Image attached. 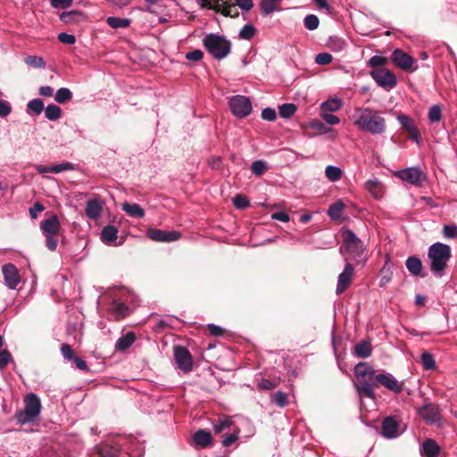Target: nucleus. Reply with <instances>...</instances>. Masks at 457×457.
<instances>
[{
	"label": "nucleus",
	"mask_w": 457,
	"mask_h": 457,
	"mask_svg": "<svg viewBox=\"0 0 457 457\" xmlns=\"http://www.w3.org/2000/svg\"><path fill=\"white\" fill-rule=\"evenodd\" d=\"M353 124L361 131L371 135H383L386 131V121L381 113L370 107H360L354 110Z\"/></svg>",
	"instance_id": "1"
},
{
	"label": "nucleus",
	"mask_w": 457,
	"mask_h": 457,
	"mask_svg": "<svg viewBox=\"0 0 457 457\" xmlns=\"http://www.w3.org/2000/svg\"><path fill=\"white\" fill-rule=\"evenodd\" d=\"M354 373V386L359 396L376 399L373 381L378 373L375 369L367 362H360L355 366Z\"/></svg>",
	"instance_id": "2"
},
{
	"label": "nucleus",
	"mask_w": 457,
	"mask_h": 457,
	"mask_svg": "<svg viewBox=\"0 0 457 457\" xmlns=\"http://www.w3.org/2000/svg\"><path fill=\"white\" fill-rule=\"evenodd\" d=\"M341 234L343 245L340 253L348 254L357 263H364L367 260V250L363 242L349 228L342 229Z\"/></svg>",
	"instance_id": "3"
},
{
	"label": "nucleus",
	"mask_w": 457,
	"mask_h": 457,
	"mask_svg": "<svg viewBox=\"0 0 457 457\" xmlns=\"http://www.w3.org/2000/svg\"><path fill=\"white\" fill-rule=\"evenodd\" d=\"M428 256L430 260L431 271L438 278L443 277L447 262L452 257L451 247L443 243H435L429 246Z\"/></svg>",
	"instance_id": "4"
},
{
	"label": "nucleus",
	"mask_w": 457,
	"mask_h": 457,
	"mask_svg": "<svg viewBox=\"0 0 457 457\" xmlns=\"http://www.w3.org/2000/svg\"><path fill=\"white\" fill-rule=\"evenodd\" d=\"M42 405L39 397L29 393L24 397V408L16 412V420L20 424L36 421L41 412Z\"/></svg>",
	"instance_id": "5"
},
{
	"label": "nucleus",
	"mask_w": 457,
	"mask_h": 457,
	"mask_svg": "<svg viewBox=\"0 0 457 457\" xmlns=\"http://www.w3.org/2000/svg\"><path fill=\"white\" fill-rule=\"evenodd\" d=\"M203 44L207 51L217 60L224 59L231 50V43L225 37L211 33L204 37Z\"/></svg>",
	"instance_id": "6"
},
{
	"label": "nucleus",
	"mask_w": 457,
	"mask_h": 457,
	"mask_svg": "<svg viewBox=\"0 0 457 457\" xmlns=\"http://www.w3.org/2000/svg\"><path fill=\"white\" fill-rule=\"evenodd\" d=\"M229 107L236 117L245 118L252 112V102L247 96L237 95L229 99Z\"/></svg>",
	"instance_id": "7"
},
{
	"label": "nucleus",
	"mask_w": 457,
	"mask_h": 457,
	"mask_svg": "<svg viewBox=\"0 0 457 457\" xmlns=\"http://www.w3.org/2000/svg\"><path fill=\"white\" fill-rule=\"evenodd\" d=\"M371 78L375 80L378 86L390 90L397 84V79L394 72L387 69L380 68L375 69L370 71Z\"/></svg>",
	"instance_id": "8"
},
{
	"label": "nucleus",
	"mask_w": 457,
	"mask_h": 457,
	"mask_svg": "<svg viewBox=\"0 0 457 457\" xmlns=\"http://www.w3.org/2000/svg\"><path fill=\"white\" fill-rule=\"evenodd\" d=\"M396 176L403 181L413 186H421L427 179L426 174L419 167H409L396 172Z\"/></svg>",
	"instance_id": "9"
},
{
	"label": "nucleus",
	"mask_w": 457,
	"mask_h": 457,
	"mask_svg": "<svg viewBox=\"0 0 457 457\" xmlns=\"http://www.w3.org/2000/svg\"><path fill=\"white\" fill-rule=\"evenodd\" d=\"M374 389L378 386H383L395 394H400L403 391V382H399L391 373H378L373 381Z\"/></svg>",
	"instance_id": "10"
},
{
	"label": "nucleus",
	"mask_w": 457,
	"mask_h": 457,
	"mask_svg": "<svg viewBox=\"0 0 457 457\" xmlns=\"http://www.w3.org/2000/svg\"><path fill=\"white\" fill-rule=\"evenodd\" d=\"M174 359L179 370L187 373L193 369V358L189 351L181 345L173 348Z\"/></svg>",
	"instance_id": "11"
},
{
	"label": "nucleus",
	"mask_w": 457,
	"mask_h": 457,
	"mask_svg": "<svg viewBox=\"0 0 457 457\" xmlns=\"http://www.w3.org/2000/svg\"><path fill=\"white\" fill-rule=\"evenodd\" d=\"M418 413L428 424H437L442 420L440 409L434 403H425L419 409Z\"/></svg>",
	"instance_id": "12"
},
{
	"label": "nucleus",
	"mask_w": 457,
	"mask_h": 457,
	"mask_svg": "<svg viewBox=\"0 0 457 457\" xmlns=\"http://www.w3.org/2000/svg\"><path fill=\"white\" fill-rule=\"evenodd\" d=\"M146 236L156 242H173L180 238L181 234L178 231H167L159 228H150L147 229Z\"/></svg>",
	"instance_id": "13"
},
{
	"label": "nucleus",
	"mask_w": 457,
	"mask_h": 457,
	"mask_svg": "<svg viewBox=\"0 0 457 457\" xmlns=\"http://www.w3.org/2000/svg\"><path fill=\"white\" fill-rule=\"evenodd\" d=\"M354 274L353 266L348 262L345 265L344 270L338 275L336 293L340 295L344 293L351 285Z\"/></svg>",
	"instance_id": "14"
},
{
	"label": "nucleus",
	"mask_w": 457,
	"mask_h": 457,
	"mask_svg": "<svg viewBox=\"0 0 457 457\" xmlns=\"http://www.w3.org/2000/svg\"><path fill=\"white\" fill-rule=\"evenodd\" d=\"M4 279L9 289H15L21 282V277L18 269L12 263H7L2 268Z\"/></svg>",
	"instance_id": "15"
},
{
	"label": "nucleus",
	"mask_w": 457,
	"mask_h": 457,
	"mask_svg": "<svg viewBox=\"0 0 457 457\" xmlns=\"http://www.w3.org/2000/svg\"><path fill=\"white\" fill-rule=\"evenodd\" d=\"M393 62L403 71H411L414 59L402 49H395L392 54Z\"/></svg>",
	"instance_id": "16"
},
{
	"label": "nucleus",
	"mask_w": 457,
	"mask_h": 457,
	"mask_svg": "<svg viewBox=\"0 0 457 457\" xmlns=\"http://www.w3.org/2000/svg\"><path fill=\"white\" fill-rule=\"evenodd\" d=\"M381 435L385 438L392 439L400 436L399 423L393 417H386L382 422Z\"/></svg>",
	"instance_id": "17"
},
{
	"label": "nucleus",
	"mask_w": 457,
	"mask_h": 457,
	"mask_svg": "<svg viewBox=\"0 0 457 457\" xmlns=\"http://www.w3.org/2000/svg\"><path fill=\"white\" fill-rule=\"evenodd\" d=\"M104 202L100 198L90 199L86 204L85 212L88 219L96 220H97L104 209Z\"/></svg>",
	"instance_id": "18"
},
{
	"label": "nucleus",
	"mask_w": 457,
	"mask_h": 457,
	"mask_svg": "<svg viewBox=\"0 0 457 457\" xmlns=\"http://www.w3.org/2000/svg\"><path fill=\"white\" fill-rule=\"evenodd\" d=\"M35 170L38 173H60L62 171L72 170L74 169V165L71 162H65L59 164L52 165V166H43L41 164H34Z\"/></svg>",
	"instance_id": "19"
},
{
	"label": "nucleus",
	"mask_w": 457,
	"mask_h": 457,
	"mask_svg": "<svg viewBox=\"0 0 457 457\" xmlns=\"http://www.w3.org/2000/svg\"><path fill=\"white\" fill-rule=\"evenodd\" d=\"M40 228L45 235H58L61 229L58 217L52 215L50 218L43 220L40 224Z\"/></svg>",
	"instance_id": "20"
},
{
	"label": "nucleus",
	"mask_w": 457,
	"mask_h": 457,
	"mask_svg": "<svg viewBox=\"0 0 457 457\" xmlns=\"http://www.w3.org/2000/svg\"><path fill=\"white\" fill-rule=\"evenodd\" d=\"M440 453L441 448L435 440L428 438L423 442L420 450L422 457H438Z\"/></svg>",
	"instance_id": "21"
},
{
	"label": "nucleus",
	"mask_w": 457,
	"mask_h": 457,
	"mask_svg": "<svg viewBox=\"0 0 457 457\" xmlns=\"http://www.w3.org/2000/svg\"><path fill=\"white\" fill-rule=\"evenodd\" d=\"M195 444L200 448L209 446L212 442V434L205 429L197 430L193 436Z\"/></svg>",
	"instance_id": "22"
},
{
	"label": "nucleus",
	"mask_w": 457,
	"mask_h": 457,
	"mask_svg": "<svg viewBox=\"0 0 457 457\" xmlns=\"http://www.w3.org/2000/svg\"><path fill=\"white\" fill-rule=\"evenodd\" d=\"M118 237V229L112 225L105 226L101 232L102 241L108 245H115V241Z\"/></svg>",
	"instance_id": "23"
},
{
	"label": "nucleus",
	"mask_w": 457,
	"mask_h": 457,
	"mask_svg": "<svg viewBox=\"0 0 457 457\" xmlns=\"http://www.w3.org/2000/svg\"><path fill=\"white\" fill-rule=\"evenodd\" d=\"M364 187L376 199H379L383 195L381 184L377 179L366 181Z\"/></svg>",
	"instance_id": "24"
},
{
	"label": "nucleus",
	"mask_w": 457,
	"mask_h": 457,
	"mask_svg": "<svg viewBox=\"0 0 457 457\" xmlns=\"http://www.w3.org/2000/svg\"><path fill=\"white\" fill-rule=\"evenodd\" d=\"M372 353V346L370 341H362L353 348V354L360 358H368Z\"/></svg>",
	"instance_id": "25"
},
{
	"label": "nucleus",
	"mask_w": 457,
	"mask_h": 457,
	"mask_svg": "<svg viewBox=\"0 0 457 457\" xmlns=\"http://www.w3.org/2000/svg\"><path fill=\"white\" fill-rule=\"evenodd\" d=\"M122 210L130 217L143 218L145 216L144 209L137 204L124 203Z\"/></svg>",
	"instance_id": "26"
},
{
	"label": "nucleus",
	"mask_w": 457,
	"mask_h": 457,
	"mask_svg": "<svg viewBox=\"0 0 457 457\" xmlns=\"http://www.w3.org/2000/svg\"><path fill=\"white\" fill-rule=\"evenodd\" d=\"M136 340V336L133 332H128L126 335L120 337L116 344L115 348L119 351H125L132 345Z\"/></svg>",
	"instance_id": "27"
},
{
	"label": "nucleus",
	"mask_w": 457,
	"mask_h": 457,
	"mask_svg": "<svg viewBox=\"0 0 457 457\" xmlns=\"http://www.w3.org/2000/svg\"><path fill=\"white\" fill-rule=\"evenodd\" d=\"M343 102L340 98H330L320 104L321 112H334L341 109Z\"/></svg>",
	"instance_id": "28"
},
{
	"label": "nucleus",
	"mask_w": 457,
	"mask_h": 457,
	"mask_svg": "<svg viewBox=\"0 0 457 457\" xmlns=\"http://www.w3.org/2000/svg\"><path fill=\"white\" fill-rule=\"evenodd\" d=\"M405 265L411 274L414 276L421 275L422 262L419 258L414 256L409 257L406 260Z\"/></svg>",
	"instance_id": "29"
},
{
	"label": "nucleus",
	"mask_w": 457,
	"mask_h": 457,
	"mask_svg": "<svg viewBox=\"0 0 457 457\" xmlns=\"http://www.w3.org/2000/svg\"><path fill=\"white\" fill-rule=\"evenodd\" d=\"M44 110V102L39 98H35L27 104V113L38 116Z\"/></svg>",
	"instance_id": "30"
},
{
	"label": "nucleus",
	"mask_w": 457,
	"mask_h": 457,
	"mask_svg": "<svg viewBox=\"0 0 457 457\" xmlns=\"http://www.w3.org/2000/svg\"><path fill=\"white\" fill-rule=\"evenodd\" d=\"M397 120L400 123L402 129L407 131L409 134L417 129L413 120L408 115L399 114L397 116Z\"/></svg>",
	"instance_id": "31"
},
{
	"label": "nucleus",
	"mask_w": 457,
	"mask_h": 457,
	"mask_svg": "<svg viewBox=\"0 0 457 457\" xmlns=\"http://www.w3.org/2000/svg\"><path fill=\"white\" fill-rule=\"evenodd\" d=\"M106 23L112 29H121L128 28L131 23V20L111 16L106 19Z\"/></svg>",
	"instance_id": "32"
},
{
	"label": "nucleus",
	"mask_w": 457,
	"mask_h": 457,
	"mask_svg": "<svg viewBox=\"0 0 457 457\" xmlns=\"http://www.w3.org/2000/svg\"><path fill=\"white\" fill-rule=\"evenodd\" d=\"M44 109L46 118L49 120H57L62 116V109L54 104H50Z\"/></svg>",
	"instance_id": "33"
},
{
	"label": "nucleus",
	"mask_w": 457,
	"mask_h": 457,
	"mask_svg": "<svg viewBox=\"0 0 457 457\" xmlns=\"http://www.w3.org/2000/svg\"><path fill=\"white\" fill-rule=\"evenodd\" d=\"M234 426L233 421L231 419L228 417H222L220 418L214 424H213V430L216 434L221 433L225 430H230V428Z\"/></svg>",
	"instance_id": "34"
},
{
	"label": "nucleus",
	"mask_w": 457,
	"mask_h": 457,
	"mask_svg": "<svg viewBox=\"0 0 457 457\" xmlns=\"http://www.w3.org/2000/svg\"><path fill=\"white\" fill-rule=\"evenodd\" d=\"M327 46L334 52H341L345 49V41L338 36L329 37Z\"/></svg>",
	"instance_id": "35"
},
{
	"label": "nucleus",
	"mask_w": 457,
	"mask_h": 457,
	"mask_svg": "<svg viewBox=\"0 0 457 457\" xmlns=\"http://www.w3.org/2000/svg\"><path fill=\"white\" fill-rule=\"evenodd\" d=\"M342 174V170L337 166L328 165L325 169L326 177L332 182L338 181L341 179Z\"/></svg>",
	"instance_id": "36"
},
{
	"label": "nucleus",
	"mask_w": 457,
	"mask_h": 457,
	"mask_svg": "<svg viewBox=\"0 0 457 457\" xmlns=\"http://www.w3.org/2000/svg\"><path fill=\"white\" fill-rule=\"evenodd\" d=\"M112 312L116 315L117 318H123L128 315L129 308L122 303L113 301L111 304Z\"/></svg>",
	"instance_id": "37"
},
{
	"label": "nucleus",
	"mask_w": 457,
	"mask_h": 457,
	"mask_svg": "<svg viewBox=\"0 0 457 457\" xmlns=\"http://www.w3.org/2000/svg\"><path fill=\"white\" fill-rule=\"evenodd\" d=\"M344 208L345 204H343V202L337 201L329 206L328 214L331 219L337 220L340 218Z\"/></svg>",
	"instance_id": "38"
},
{
	"label": "nucleus",
	"mask_w": 457,
	"mask_h": 457,
	"mask_svg": "<svg viewBox=\"0 0 457 457\" xmlns=\"http://www.w3.org/2000/svg\"><path fill=\"white\" fill-rule=\"evenodd\" d=\"M72 98L71 91L67 87H61L57 90L54 99L59 104H65Z\"/></svg>",
	"instance_id": "39"
},
{
	"label": "nucleus",
	"mask_w": 457,
	"mask_h": 457,
	"mask_svg": "<svg viewBox=\"0 0 457 457\" xmlns=\"http://www.w3.org/2000/svg\"><path fill=\"white\" fill-rule=\"evenodd\" d=\"M24 62L27 65L33 68L43 69L46 67V62L42 57L36 55H28L25 57Z\"/></svg>",
	"instance_id": "40"
},
{
	"label": "nucleus",
	"mask_w": 457,
	"mask_h": 457,
	"mask_svg": "<svg viewBox=\"0 0 457 457\" xmlns=\"http://www.w3.org/2000/svg\"><path fill=\"white\" fill-rule=\"evenodd\" d=\"M271 401L277 406L283 408L288 403L287 395L281 391H277L271 395Z\"/></svg>",
	"instance_id": "41"
},
{
	"label": "nucleus",
	"mask_w": 457,
	"mask_h": 457,
	"mask_svg": "<svg viewBox=\"0 0 457 457\" xmlns=\"http://www.w3.org/2000/svg\"><path fill=\"white\" fill-rule=\"evenodd\" d=\"M303 25L308 30H315L320 25V20L314 14H308L303 19Z\"/></svg>",
	"instance_id": "42"
},
{
	"label": "nucleus",
	"mask_w": 457,
	"mask_h": 457,
	"mask_svg": "<svg viewBox=\"0 0 457 457\" xmlns=\"http://www.w3.org/2000/svg\"><path fill=\"white\" fill-rule=\"evenodd\" d=\"M423 368L427 370H431L436 368V361L434 356L429 353H423L420 356Z\"/></svg>",
	"instance_id": "43"
},
{
	"label": "nucleus",
	"mask_w": 457,
	"mask_h": 457,
	"mask_svg": "<svg viewBox=\"0 0 457 457\" xmlns=\"http://www.w3.org/2000/svg\"><path fill=\"white\" fill-rule=\"evenodd\" d=\"M428 120L431 123L438 122L442 119V108L439 104H435L428 111Z\"/></svg>",
	"instance_id": "44"
},
{
	"label": "nucleus",
	"mask_w": 457,
	"mask_h": 457,
	"mask_svg": "<svg viewBox=\"0 0 457 457\" xmlns=\"http://www.w3.org/2000/svg\"><path fill=\"white\" fill-rule=\"evenodd\" d=\"M296 112V106L294 104H283L279 106V115L282 118L288 119Z\"/></svg>",
	"instance_id": "45"
},
{
	"label": "nucleus",
	"mask_w": 457,
	"mask_h": 457,
	"mask_svg": "<svg viewBox=\"0 0 457 457\" xmlns=\"http://www.w3.org/2000/svg\"><path fill=\"white\" fill-rule=\"evenodd\" d=\"M267 170V164L263 161H254L251 164V171L256 176H262Z\"/></svg>",
	"instance_id": "46"
},
{
	"label": "nucleus",
	"mask_w": 457,
	"mask_h": 457,
	"mask_svg": "<svg viewBox=\"0 0 457 457\" xmlns=\"http://www.w3.org/2000/svg\"><path fill=\"white\" fill-rule=\"evenodd\" d=\"M220 10H214L217 12H221L225 16H234L237 14L235 4H228L227 3H220Z\"/></svg>",
	"instance_id": "47"
},
{
	"label": "nucleus",
	"mask_w": 457,
	"mask_h": 457,
	"mask_svg": "<svg viewBox=\"0 0 457 457\" xmlns=\"http://www.w3.org/2000/svg\"><path fill=\"white\" fill-rule=\"evenodd\" d=\"M255 33V28L251 24H245L240 30L239 36L244 39H250Z\"/></svg>",
	"instance_id": "48"
},
{
	"label": "nucleus",
	"mask_w": 457,
	"mask_h": 457,
	"mask_svg": "<svg viewBox=\"0 0 457 457\" xmlns=\"http://www.w3.org/2000/svg\"><path fill=\"white\" fill-rule=\"evenodd\" d=\"M333 61V57L328 53H320L318 54L315 57V62L319 65H328L331 63Z\"/></svg>",
	"instance_id": "49"
},
{
	"label": "nucleus",
	"mask_w": 457,
	"mask_h": 457,
	"mask_svg": "<svg viewBox=\"0 0 457 457\" xmlns=\"http://www.w3.org/2000/svg\"><path fill=\"white\" fill-rule=\"evenodd\" d=\"M233 204L237 209H245L250 205L248 199L243 195H237L233 198Z\"/></svg>",
	"instance_id": "50"
},
{
	"label": "nucleus",
	"mask_w": 457,
	"mask_h": 457,
	"mask_svg": "<svg viewBox=\"0 0 457 457\" xmlns=\"http://www.w3.org/2000/svg\"><path fill=\"white\" fill-rule=\"evenodd\" d=\"M443 234L445 238H456L457 237V225H445L443 228Z\"/></svg>",
	"instance_id": "51"
},
{
	"label": "nucleus",
	"mask_w": 457,
	"mask_h": 457,
	"mask_svg": "<svg viewBox=\"0 0 457 457\" xmlns=\"http://www.w3.org/2000/svg\"><path fill=\"white\" fill-rule=\"evenodd\" d=\"M12 361V355L6 349L0 350V370H4Z\"/></svg>",
	"instance_id": "52"
},
{
	"label": "nucleus",
	"mask_w": 457,
	"mask_h": 457,
	"mask_svg": "<svg viewBox=\"0 0 457 457\" xmlns=\"http://www.w3.org/2000/svg\"><path fill=\"white\" fill-rule=\"evenodd\" d=\"M202 7L211 10H220V0H197Z\"/></svg>",
	"instance_id": "53"
},
{
	"label": "nucleus",
	"mask_w": 457,
	"mask_h": 457,
	"mask_svg": "<svg viewBox=\"0 0 457 457\" xmlns=\"http://www.w3.org/2000/svg\"><path fill=\"white\" fill-rule=\"evenodd\" d=\"M387 60L383 56L374 55L369 60V65L372 68H379L386 64Z\"/></svg>",
	"instance_id": "54"
},
{
	"label": "nucleus",
	"mask_w": 457,
	"mask_h": 457,
	"mask_svg": "<svg viewBox=\"0 0 457 457\" xmlns=\"http://www.w3.org/2000/svg\"><path fill=\"white\" fill-rule=\"evenodd\" d=\"M50 4L54 9H66L73 4V0H50Z\"/></svg>",
	"instance_id": "55"
},
{
	"label": "nucleus",
	"mask_w": 457,
	"mask_h": 457,
	"mask_svg": "<svg viewBox=\"0 0 457 457\" xmlns=\"http://www.w3.org/2000/svg\"><path fill=\"white\" fill-rule=\"evenodd\" d=\"M12 105L6 100H0V117H7L12 112Z\"/></svg>",
	"instance_id": "56"
},
{
	"label": "nucleus",
	"mask_w": 457,
	"mask_h": 457,
	"mask_svg": "<svg viewBox=\"0 0 457 457\" xmlns=\"http://www.w3.org/2000/svg\"><path fill=\"white\" fill-rule=\"evenodd\" d=\"M262 118L265 120L274 121L277 119L276 111L270 107L264 108L262 112Z\"/></svg>",
	"instance_id": "57"
},
{
	"label": "nucleus",
	"mask_w": 457,
	"mask_h": 457,
	"mask_svg": "<svg viewBox=\"0 0 457 457\" xmlns=\"http://www.w3.org/2000/svg\"><path fill=\"white\" fill-rule=\"evenodd\" d=\"M320 116L323 119V120L329 125H336L340 122L339 118L330 112H321Z\"/></svg>",
	"instance_id": "58"
},
{
	"label": "nucleus",
	"mask_w": 457,
	"mask_h": 457,
	"mask_svg": "<svg viewBox=\"0 0 457 457\" xmlns=\"http://www.w3.org/2000/svg\"><path fill=\"white\" fill-rule=\"evenodd\" d=\"M76 15H80V12L77 11L63 12L60 14V20L65 23H71Z\"/></svg>",
	"instance_id": "59"
},
{
	"label": "nucleus",
	"mask_w": 457,
	"mask_h": 457,
	"mask_svg": "<svg viewBox=\"0 0 457 457\" xmlns=\"http://www.w3.org/2000/svg\"><path fill=\"white\" fill-rule=\"evenodd\" d=\"M58 39L60 42L68 44V45H73L76 42V37L72 34H68L65 32H61L58 34Z\"/></svg>",
	"instance_id": "60"
},
{
	"label": "nucleus",
	"mask_w": 457,
	"mask_h": 457,
	"mask_svg": "<svg viewBox=\"0 0 457 457\" xmlns=\"http://www.w3.org/2000/svg\"><path fill=\"white\" fill-rule=\"evenodd\" d=\"M239 431H234L228 434L222 440V445L225 447L230 446L238 438Z\"/></svg>",
	"instance_id": "61"
},
{
	"label": "nucleus",
	"mask_w": 457,
	"mask_h": 457,
	"mask_svg": "<svg viewBox=\"0 0 457 457\" xmlns=\"http://www.w3.org/2000/svg\"><path fill=\"white\" fill-rule=\"evenodd\" d=\"M46 236V245L50 251H54L58 245V239L56 235H45Z\"/></svg>",
	"instance_id": "62"
},
{
	"label": "nucleus",
	"mask_w": 457,
	"mask_h": 457,
	"mask_svg": "<svg viewBox=\"0 0 457 457\" xmlns=\"http://www.w3.org/2000/svg\"><path fill=\"white\" fill-rule=\"evenodd\" d=\"M61 353L65 360L71 361L75 356L70 345L62 344L61 346Z\"/></svg>",
	"instance_id": "63"
},
{
	"label": "nucleus",
	"mask_w": 457,
	"mask_h": 457,
	"mask_svg": "<svg viewBox=\"0 0 457 457\" xmlns=\"http://www.w3.org/2000/svg\"><path fill=\"white\" fill-rule=\"evenodd\" d=\"M277 386V383L270 380V379H267V378H262L259 382H258V387L260 389H263V390H270V389H273Z\"/></svg>",
	"instance_id": "64"
}]
</instances>
